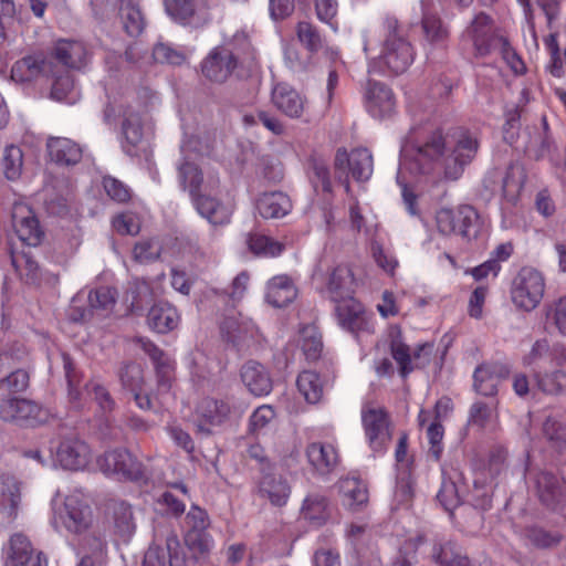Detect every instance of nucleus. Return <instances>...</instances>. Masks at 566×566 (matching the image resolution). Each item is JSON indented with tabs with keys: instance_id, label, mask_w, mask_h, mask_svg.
I'll list each match as a JSON object with an SVG mask.
<instances>
[{
	"instance_id": "4",
	"label": "nucleus",
	"mask_w": 566,
	"mask_h": 566,
	"mask_svg": "<svg viewBox=\"0 0 566 566\" xmlns=\"http://www.w3.org/2000/svg\"><path fill=\"white\" fill-rule=\"evenodd\" d=\"M505 36L497 32L494 20L486 13H478L463 32V42L471 44L475 57H484L497 50Z\"/></svg>"
},
{
	"instance_id": "41",
	"label": "nucleus",
	"mask_w": 566,
	"mask_h": 566,
	"mask_svg": "<svg viewBox=\"0 0 566 566\" xmlns=\"http://www.w3.org/2000/svg\"><path fill=\"white\" fill-rule=\"evenodd\" d=\"M542 436L548 447L562 453L566 449V424L554 416H548L542 426Z\"/></svg>"
},
{
	"instance_id": "33",
	"label": "nucleus",
	"mask_w": 566,
	"mask_h": 566,
	"mask_svg": "<svg viewBox=\"0 0 566 566\" xmlns=\"http://www.w3.org/2000/svg\"><path fill=\"white\" fill-rule=\"evenodd\" d=\"M296 289L287 275L272 277L266 286L265 298L274 307H284L296 297Z\"/></svg>"
},
{
	"instance_id": "47",
	"label": "nucleus",
	"mask_w": 566,
	"mask_h": 566,
	"mask_svg": "<svg viewBox=\"0 0 566 566\" xmlns=\"http://www.w3.org/2000/svg\"><path fill=\"white\" fill-rule=\"evenodd\" d=\"M524 536L531 545L539 549L556 547L562 541L560 533L546 531L538 526L525 528Z\"/></svg>"
},
{
	"instance_id": "37",
	"label": "nucleus",
	"mask_w": 566,
	"mask_h": 566,
	"mask_svg": "<svg viewBox=\"0 0 566 566\" xmlns=\"http://www.w3.org/2000/svg\"><path fill=\"white\" fill-rule=\"evenodd\" d=\"M118 15L123 30L129 36H138L145 29L146 21L144 14L135 2L132 0H122L118 7Z\"/></svg>"
},
{
	"instance_id": "60",
	"label": "nucleus",
	"mask_w": 566,
	"mask_h": 566,
	"mask_svg": "<svg viewBox=\"0 0 566 566\" xmlns=\"http://www.w3.org/2000/svg\"><path fill=\"white\" fill-rule=\"evenodd\" d=\"M536 384L541 391L549 395L559 394L563 389L560 380L566 378V373L557 370L554 373L536 374Z\"/></svg>"
},
{
	"instance_id": "52",
	"label": "nucleus",
	"mask_w": 566,
	"mask_h": 566,
	"mask_svg": "<svg viewBox=\"0 0 566 566\" xmlns=\"http://www.w3.org/2000/svg\"><path fill=\"white\" fill-rule=\"evenodd\" d=\"M390 352L392 358L399 365V371L403 378L407 377L412 370H415V366H412L410 349L406 344L401 342L399 332H397L390 340Z\"/></svg>"
},
{
	"instance_id": "14",
	"label": "nucleus",
	"mask_w": 566,
	"mask_h": 566,
	"mask_svg": "<svg viewBox=\"0 0 566 566\" xmlns=\"http://www.w3.org/2000/svg\"><path fill=\"white\" fill-rule=\"evenodd\" d=\"M139 342L142 348L150 357L155 366L157 378V392L155 399L158 400L160 405H164L165 398L169 395L171 388L174 373L172 363L169 357L150 340L140 339Z\"/></svg>"
},
{
	"instance_id": "44",
	"label": "nucleus",
	"mask_w": 566,
	"mask_h": 566,
	"mask_svg": "<svg viewBox=\"0 0 566 566\" xmlns=\"http://www.w3.org/2000/svg\"><path fill=\"white\" fill-rule=\"evenodd\" d=\"M115 533L127 541L135 532L132 507L125 502L115 503L112 507Z\"/></svg>"
},
{
	"instance_id": "3",
	"label": "nucleus",
	"mask_w": 566,
	"mask_h": 566,
	"mask_svg": "<svg viewBox=\"0 0 566 566\" xmlns=\"http://www.w3.org/2000/svg\"><path fill=\"white\" fill-rule=\"evenodd\" d=\"M545 287L542 272L532 266H523L512 281L511 300L518 310L532 312L541 304Z\"/></svg>"
},
{
	"instance_id": "38",
	"label": "nucleus",
	"mask_w": 566,
	"mask_h": 566,
	"mask_svg": "<svg viewBox=\"0 0 566 566\" xmlns=\"http://www.w3.org/2000/svg\"><path fill=\"white\" fill-rule=\"evenodd\" d=\"M11 263L21 280L27 284L35 285L40 283L42 271L30 251L11 252Z\"/></svg>"
},
{
	"instance_id": "42",
	"label": "nucleus",
	"mask_w": 566,
	"mask_h": 566,
	"mask_svg": "<svg viewBox=\"0 0 566 566\" xmlns=\"http://www.w3.org/2000/svg\"><path fill=\"white\" fill-rule=\"evenodd\" d=\"M302 514L314 525H322L329 516L328 503L325 496L310 494L303 502Z\"/></svg>"
},
{
	"instance_id": "27",
	"label": "nucleus",
	"mask_w": 566,
	"mask_h": 566,
	"mask_svg": "<svg viewBox=\"0 0 566 566\" xmlns=\"http://www.w3.org/2000/svg\"><path fill=\"white\" fill-rule=\"evenodd\" d=\"M182 160L178 165V176L184 189H188L190 197L200 191L203 180L202 172L197 164L198 154L188 153V145L181 146Z\"/></svg>"
},
{
	"instance_id": "28",
	"label": "nucleus",
	"mask_w": 566,
	"mask_h": 566,
	"mask_svg": "<svg viewBox=\"0 0 566 566\" xmlns=\"http://www.w3.org/2000/svg\"><path fill=\"white\" fill-rule=\"evenodd\" d=\"M52 72L51 63L42 55H28L18 60L11 69V78L18 83H27L42 74Z\"/></svg>"
},
{
	"instance_id": "22",
	"label": "nucleus",
	"mask_w": 566,
	"mask_h": 566,
	"mask_svg": "<svg viewBox=\"0 0 566 566\" xmlns=\"http://www.w3.org/2000/svg\"><path fill=\"white\" fill-rule=\"evenodd\" d=\"M197 211L213 226H223L230 222L232 208L218 199L198 191L191 196Z\"/></svg>"
},
{
	"instance_id": "59",
	"label": "nucleus",
	"mask_w": 566,
	"mask_h": 566,
	"mask_svg": "<svg viewBox=\"0 0 566 566\" xmlns=\"http://www.w3.org/2000/svg\"><path fill=\"white\" fill-rule=\"evenodd\" d=\"M119 380L123 387L132 392L142 390L143 370L137 364H126L119 370Z\"/></svg>"
},
{
	"instance_id": "7",
	"label": "nucleus",
	"mask_w": 566,
	"mask_h": 566,
	"mask_svg": "<svg viewBox=\"0 0 566 566\" xmlns=\"http://www.w3.org/2000/svg\"><path fill=\"white\" fill-rule=\"evenodd\" d=\"M52 524L57 530L65 527L72 533H82L88 528L92 522V511L78 494H71L59 505L52 500Z\"/></svg>"
},
{
	"instance_id": "35",
	"label": "nucleus",
	"mask_w": 566,
	"mask_h": 566,
	"mask_svg": "<svg viewBox=\"0 0 566 566\" xmlns=\"http://www.w3.org/2000/svg\"><path fill=\"white\" fill-rule=\"evenodd\" d=\"M256 209L265 219L281 218L291 211L292 203L285 193L274 191L263 193L256 201Z\"/></svg>"
},
{
	"instance_id": "43",
	"label": "nucleus",
	"mask_w": 566,
	"mask_h": 566,
	"mask_svg": "<svg viewBox=\"0 0 566 566\" xmlns=\"http://www.w3.org/2000/svg\"><path fill=\"white\" fill-rule=\"evenodd\" d=\"M301 395L310 403H317L323 396V382L319 375L313 370H304L296 380Z\"/></svg>"
},
{
	"instance_id": "11",
	"label": "nucleus",
	"mask_w": 566,
	"mask_h": 566,
	"mask_svg": "<svg viewBox=\"0 0 566 566\" xmlns=\"http://www.w3.org/2000/svg\"><path fill=\"white\" fill-rule=\"evenodd\" d=\"M427 557L438 566H479L455 541L444 536L430 541Z\"/></svg>"
},
{
	"instance_id": "51",
	"label": "nucleus",
	"mask_w": 566,
	"mask_h": 566,
	"mask_svg": "<svg viewBox=\"0 0 566 566\" xmlns=\"http://www.w3.org/2000/svg\"><path fill=\"white\" fill-rule=\"evenodd\" d=\"M248 244L254 254L261 256H277L284 250V245L281 242L258 233L250 235Z\"/></svg>"
},
{
	"instance_id": "31",
	"label": "nucleus",
	"mask_w": 566,
	"mask_h": 566,
	"mask_svg": "<svg viewBox=\"0 0 566 566\" xmlns=\"http://www.w3.org/2000/svg\"><path fill=\"white\" fill-rule=\"evenodd\" d=\"M334 303L338 323L343 328L356 332L363 327L364 307L354 296Z\"/></svg>"
},
{
	"instance_id": "16",
	"label": "nucleus",
	"mask_w": 566,
	"mask_h": 566,
	"mask_svg": "<svg viewBox=\"0 0 566 566\" xmlns=\"http://www.w3.org/2000/svg\"><path fill=\"white\" fill-rule=\"evenodd\" d=\"M11 217L12 227L22 242L32 247L40 244L43 231L29 206L15 202L12 207Z\"/></svg>"
},
{
	"instance_id": "45",
	"label": "nucleus",
	"mask_w": 566,
	"mask_h": 566,
	"mask_svg": "<svg viewBox=\"0 0 566 566\" xmlns=\"http://www.w3.org/2000/svg\"><path fill=\"white\" fill-rule=\"evenodd\" d=\"M1 168L8 180H18L21 177L23 169L22 149L15 145L7 146L2 153Z\"/></svg>"
},
{
	"instance_id": "26",
	"label": "nucleus",
	"mask_w": 566,
	"mask_h": 566,
	"mask_svg": "<svg viewBox=\"0 0 566 566\" xmlns=\"http://www.w3.org/2000/svg\"><path fill=\"white\" fill-rule=\"evenodd\" d=\"M356 281L348 265H338L329 274L326 291L333 302L354 296Z\"/></svg>"
},
{
	"instance_id": "63",
	"label": "nucleus",
	"mask_w": 566,
	"mask_h": 566,
	"mask_svg": "<svg viewBox=\"0 0 566 566\" xmlns=\"http://www.w3.org/2000/svg\"><path fill=\"white\" fill-rule=\"evenodd\" d=\"M103 187L107 196L114 201L124 203L130 199V189L124 182L114 177H104Z\"/></svg>"
},
{
	"instance_id": "10",
	"label": "nucleus",
	"mask_w": 566,
	"mask_h": 566,
	"mask_svg": "<svg viewBox=\"0 0 566 566\" xmlns=\"http://www.w3.org/2000/svg\"><path fill=\"white\" fill-rule=\"evenodd\" d=\"M102 472L107 475L138 481L144 478V467L127 449H114L106 451L97 460Z\"/></svg>"
},
{
	"instance_id": "19",
	"label": "nucleus",
	"mask_w": 566,
	"mask_h": 566,
	"mask_svg": "<svg viewBox=\"0 0 566 566\" xmlns=\"http://www.w3.org/2000/svg\"><path fill=\"white\" fill-rule=\"evenodd\" d=\"M6 566H48V559L41 552L33 555L28 537L17 533L9 541Z\"/></svg>"
},
{
	"instance_id": "48",
	"label": "nucleus",
	"mask_w": 566,
	"mask_h": 566,
	"mask_svg": "<svg viewBox=\"0 0 566 566\" xmlns=\"http://www.w3.org/2000/svg\"><path fill=\"white\" fill-rule=\"evenodd\" d=\"M296 35L298 41L312 54L317 53L324 46V38L321 35L317 28L307 21L297 23Z\"/></svg>"
},
{
	"instance_id": "34",
	"label": "nucleus",
	"mask_w": 566,
	"mask_h": 566,
	"mask_svg": "<svg viewBox=\"0 0 566 566\" xmlns=\"http://www.w3.org/2000/svg\"><path fill=\"white\" fill-rule=\"evenodd\" d=\"M343 503L352 511H359L368 503L367 485L358 478L347 476L339 482Z\"/></svg>"
},
{
	"instance_id": "30",
	"label": "nucleus",
	"mask_w": 566,
	"mask_h": 566,
	"mask_svg": "<svg viewBox=\"0 0 566 566\" xmlns=\"http://www.w3.org/2000/svg\"><path fill=\"white\" fill-rule=\"evenodd\" d=\"M54 57L67 69L80 70L86 63L85 45L75 40H59L53 50Z\"/></svg>"
},
{
	"instance_id": "20",
	"label": "nucleus",
	"mask_w": 566,
	"mask_h": 566,
	"mask_svg": "<svg viewBox=\"0 0 566 566\" xmlns=\"http://www.w3.org/2000/svg\"><path fill=\"white\" fill-rule=\"evenodd\" d=\"M291 489L287 481L273 470L262 468V474L256 482V494L268 499L272 505L283 506L290 497Z\"/></svg>"
},
{
	"instance_id": "36",
	"label": "nucleus",
	"mask_w": 566,
	"mask_h": 566,
	"mask_svg": "<svg viewBox=\"0 0 566 566\" xmlns=\"http://www.w3.org/2000/svg\"><path fill=\"white\" fill-rule=\"evenodd\" d=\"M20 501V482L12 474L0 473V510L15 515Z\"/></svg>"
},
{
	"instance_id": "57",
	"label": "nucleus",
	"mask_w": 566,
	"mask_h": 566,
	"mask_svg": "<svg viewBox=\"0 0 566 566\" xmlns=\"http://www.w3.org/2000/svg\"><path fill=\"white\" fill-rule=\"evenodd\" d=\"M423 543V537L407 542L401 546L387 566H415L417 563L416 551Z\"/></svg>"
},
{
	"instance_id": "55",
	"label": "nucleus",
	"mask_w": 566,
	"mask_h": 566,
	"mask_svg": "<svg viewBox=\"0 0 566 566\" xmlns=\"http://www.w3.org/2000/svg\"><path fill=\"white\" fill-rule=\"evenodd\" d=\"M151 297V289L147 281L136 279L128 284L126 301L133 308H140Z\"/></svg>"
},
{
	"instance_id": "21",
	"label": "nucleus",
	"mask_w": 566,
	"mask_h": 566,
	"mask_svg": "<svg viewBox=\"0 0 566 566\" xmlns=\"http://www.w3.org/2000/svg\"><path fill=\"white\" fill-rule=\"evenodd\" d=\"M509 374L510 369L506 365L500 363L482 364L474 371L473 387L480 395L493 396L497 391L500 380L506 378Z\"/></svg>"
},
{
	"instance_id": "64",
	"label": "nucleus",
	"mask_w": 566,
	"mask_h": 566,
	"mask_svg": "<svg viewBox=\"0 0 566 566\" xmlns=\"http://www.w3.org/2000/svg\"><path fill=\"white\" fill-rule=\"evenodd\" d=\"M185 542L190 551L203 555L213 547V539L207 531L203 532H187Z\"/></svg>"
},
{
	"instance_id": "62",
	"label": "nucleus",
	"mask_w": 566,
	"mask_h": 566,
	"mask_svg": "<svg viewBox=\"0 0 566 566\" xmlns=\"http://www.w3.org/2000/svg\"><path fill=\"white\" fill-rule=\"evenodd\" d=\"M546 319L554 323L560 334L566 335V296H562L547 306Z\"/></svg>"
},
{
	"instance_id": "8",
	"label": "nucleus",
	"mask_w": 566,
	"mask_h": 566,
	"mask_svg": "<svg viewBox=\"0 0 566 566\" xmlns=\"http://www.w3.org/2000/svg\"><path fill=\"white\" fill-rule=\"evenodd\" d=\"M361 422L371 450L382 453L391 441V423L386 409L366 403L361 409Z\"/></svg>"
},
{
	"instance_id": "6",
	"label": "nucleus",
	"mask_w": 566,
	"mask_h": 566,
	"mask_svg": "<svg viewBox=\"0 0 566 566\" xmlns=\"http://www.w3.org/2000/svg\"><path fill=\"white\" fill-rule=\"evenodd\" d=\"M49 413L35 401L18 396L0 397V419L21 427H36L46 422Z\"/></svg>"
},
{
	"instance_id": "15",
	"label": "nucleus",
	"mask_w": 566,
	"mask_h": 566,
	"mask_svg": "<svg viewBox=\"0 0 566 566\" xmlns=\"http://www.w3.org/2000/svg\"><path fill=\"white\" fill-rule=\"evenodd\" d=\"M364 96L366 109L373 117L382 119L395 112V94L385 83L368 80Z\"/></svg>"
},
{
	"instance_id": "5",
	"label": "nucleus",
	"mask_w": 566,
	"mask_h": 566,
	"mask_svg": "<svg viewBox=\"0 0 566 566\" xmlns=\"http://www.w3.org/2000/svg\"><path fill=\"white\" fill-rule=\"evenodd\" d=\"M334 168L338 180L344 185L346 192H349L347 171L356 181L368 180L374 170L373 156L367 148H356L350 153H347L345 148H339L335 155Z\"/></svg>"
},
{
	"instance_id": "13",
	"label": "nucleus",
	"mask_w": 566,
	"mask_h": 566,
	"mask_svg": "<svg viewBox=\"0 0 566 566\" xmlns=\"http://www.w3.org/2000/svg\"><path fill=\"white\" fill-rule=\"evenodd\" d=\"M238 66V54L230 48L217 46L201 63L202 74L216 83H224Z\"/></svg>"
},
{
	"instance_id": "53",
	"label": "nucleus",
	"mask_w": 566,
	"mask_h": 566,
	"mask_svg": "<svg viewBox=\"0 0 566 566\" xmlns=\"http://www.w3.org/2000/svg\"><path fill=\"white\" fill-rule=\"evenodd\" d=\"M310 180L316 192L323 193L332 192V181L327 165L319 159L312 160Z\"/></svg>"
},
{
	"instance_id": "40",
	"label": "nucleus",
	"mask_w": 566,
	"mask_h": 566,
	"mask_svg": "<svg viewBox=\"0 0 566 566\" xmlns=\"http://www.w3.org/2000/svg\"><path fill=\"white\" fill-rule=\"evenodd\" d=\"M53 83L50 96L57 102H66L73 104L78 98V92L75 87L74 80L69 71H63L60 74L51 72Z\"/></svg>"
},
{
	"instance_id": "2",
	"label": "nucleus",
	"mask_w": 566,
	"mask_h": 566,
	"mask_svg": "<svg viewBox=\"0 0 566 566\" xmlns=\"http://www.w3.org/2000/svg\"><path fill=\"white\" fill-rule=\"evenodd\" d=\"M384 43L379 63L394 75L408 70L415 60V49L396 15L387 13L382 20Z\"/></svg>"
},
{
	"instance_id": "58",
	"label": "nucleus",
	"mask_w": 566,
	"mask_h": 566,
	"mask_svg": "<svg viewBox=\"0 0 566 566\" xmlns=\"http://www.w3.org/2000/svg\"><path fill=\"white\" fill-rule=\"evenodd\" d=\"M443 436L444 429L440 422L433 421L429 424L427 429V438L429 442L428 455L434 461H440L441 459L443 452Z\"/></svg>"
},
{
	"instance_id": "9",
	"label": "nucleus",
	"mask_w": 566,
	"mask_h": 566,
	"mask_svg": "<svg viewBox=\"0 0 566 566\" xmlns=\"http://www.w3.org/2000/svg\"><path fill=\"white\" fill-rule=\"evenodd\" d=\"M532 488L538 501L552 511L566 507V481L546 470L530 473Z\"/></svg>"
},
{
	"instance_id": "18",
	"label": "nucleus",
	"mask_w": 566,
	"mask_h": 566,
	"mask_svg": "<svg viewBox=\"0 0 566 566\" xmlns=\"http://www.w3.org/2000/svg\"><path fill=\"white\" fill-rule=\"evenodd\" d=\"M223 339L238 349L249 346L258 336L259 329L254 323L242 316H228L220 326Z\"/></svg>"
},
{
	"instance_id": "17",
	"label": "nucleus",
	"mask_w": 566,
	"mask_h": 566,
	"mask_svg": "<svg viewBox=\"0 0 566 566\" xmlns=\"http://www.w3.org/2000/svg\"><path fill=\"white\" fill-rule=\"evenodd\" d=\"M90 461L88 446L75 438H66L62 440L55 452L54 465L57 464L65 470H81L86 467Z\"/></svg>"
},
{
	"instance_id": "54",
	"label": "nucleus",
	"mask_w": 566,
	"mask_h": 566,
	"mask_svg": "<svg viewBox=\"0 0 566 566\" xmlns=\"http://www.w3.org/2000/svg\"><path fill=\"white\" fill-rule=\"evenodd\" d=\"M161 250V245L157 240L146 239L135 243L133 255L139 263H150L159 259Z\"/></svg>"
},
{
	"instance_id": "46",
	"label": "nucleus",
	"mask_w": 566,
	"mask_h": 566,
	"mask_svg": "<svg viewBox=\"0 0 566 566\" xmlns=\"http://www.w3.org/2000/svg\"><path fill=\"white\" fill-rule=\"evenodd\" d=\"M479 229V214L471 206H460L455 210V233L464 238L474 237Z\"/></svg>"
},
{
	"instance_id": "56",
	"label": "nucleus",
	"mask_w": 566,
	"mask_h": 566,
	"mask_svg": "<svg viewBox=\"0 0 566 566\" xmlns=\"http://www.w3.org/2000/svg\"><path fill=\"white\" fill-rule=\"evenodd\" d=\"M525 178V171L521 165H510L502 182L503 192L505 195H515L520 192L524 186Z\"/></svg>"
},
{
	"instance_id": "39",
	"label": "nucleus",
	"mask_w": 566,
	"mask_h": 566,
	"mask_svg": "<svg viewBox=\"0 0 566 566\" xmlns=\"http://www.w3.org/2000/svg\"><path fill=\"white\" fill-rule=\"evenodd\" d=\"M122 129L126 140L124 150L128 155H134V148L143 140V125L140 114L130 108H127L124 113Z\"/></svg>"
},
{
	"instance_id": "23",
	"label": "nucleus",
	"mask_w": 566,
	"mask_h": 566,
	"mask_svg": "<svg viewBox=\"0 0 566 566\" xmlns=\"http://www.w3.org/2000/svg\"><path fill=\"white\" fill-rule=\"evenodd\" d=\"M241 379L249 391L258 397L269 395L273 387L269 371L255 360H249L241 367Z\"/></svg>"
},
{
	"instance_id": "61",
	"label": "nucleus",
	"mask_w": 566,
	"mask_h": 566,
	"mask_svg": "<svg viewBox=\"0 0 566 566\" xmlns=\"http://www.w3.org/2000/svg\"><path fill=\"white\" fill-rule=\"evenodd\" d=\"M459 488L460 485L454 484V482L450 480H442L437 499L447 511H450L460 504L461 500Z\"/></svg>"
},
{
	"instance_id": "12",
	"label": "nucleus",
	"mask_w": 566,
	"mask_h": 566,
	"mask_svg": "<svg viewBox=\"0 0 566 566\" xmlns=\"http://www.w3.org/2000/svg\"><path fill=\"white\" fill-rule=\"evenodd\" d=\"M274 106L285 116L310 122L307 98L286 83H279L272 90Z\"/></svg>"
},
{
	"instance_id": "1",
	"label": "nucleus",
	"mask_w": 566,
	"mask_h": 566,
	"mask_svg": "<svg viewBox=\"0 0 566 566\" xmlns=\"http://www.w3.org/2000/svg\"><path fill=\"white\" fill-rule=\"evenodd\" d=\"M479 142L469 133H462L452 148L447 149L440 130L433 132L419 145L407 144L401 149L400 168L411 174H443L446 179L457 180L475 157Z\"/></svg>"
},
{
	"instance_id": "49",
	"label": "nucleus",
	"mask_w": 566,
	"mask_h": 566,
	"mask_svg": "<svg viewBox=\"0 0 566 566\" xmlns=\"http://www.w3.org/2000/svg\"><path fill=\"white\" fill-rule=\"evenodd\" d=\"M30 385V375L25 369L19 368L0 379V390L3 396H15L24 392Z\"/></svg>"
},
{
	"instance_id": "29",
	"label": "nucleus",
	"mask_w": 566,
	"mask_h": 566,
	"mask_svg": "<svg viewBox=\"0 0 566 566\" xmlns=\"http://www.w3.org/2000/svg\"><path fill=\"white\" fill-rule=\"evenodd\" d=\"M179 319L176 307L168 302L154 304L147 315L148 326L160 334L175 329L179 324Z\"/></svg>"
},
{
	"instance_id": "25",
	"label": "nucleus",
	"mask_w": 566,
	"mask_h": 566,
	"mask_svg": "<svg viewBox=\"0 0 566 566\" xmlns=\"http://www.w3.org/2000/svg\"><path fill=\"white\" fill-rule=\"evenodd\" d=\"M46 148L51 160L60 166H74L83 156L81 146L65 137H50Z\"/></svg>"
},
{
	"instance_id": "24",
	"label": "nucleus",
	"mask_w": 566,
	"mask_h": 566,
	"mask_svg": "<svg viewBox=\"0 0 566 566\" xmlns=\"http://www.w3.org/2000/svg\"><path fill=\"white\" fill-rule=\"evenodd\" d=\"M305 453L310 465L319 475L331 473L338 463L337 451L329 443L312 442Z\"/></svg>"
},
{
	"instance_id": "50",
	"label": "nucleus",
	"mask_w": 566,
	"mask_h": 566,
	"mask_svg": "<svg viewBox=\"0 0 566 566\" xmlns=\"http://www.w3.org/2000/svg\"><path fill=\"white\" fill-rule=\"evenodd\" d=\"M421 25L424 38L430 43L442 44L449 36L448 28L438 15L424 14Z\"/></svg>"
},
{
	"instance_id": "32",
	"label": "nucleus",
	"mask_w": 566,
	"mask_h": 566,
	"mask_svg": "<svg viewBox=\"0 0 566 566\" xmlns=\"http://www.w3.org/2000/svg\"><path fill=\"white\" fill-rule=\"evenodd\" d=\"M198 413L201 418V421L198 423V431L210 434L211 430L206 428V424H221L228 418L230 407L224 401L207 398L199 405Z\"/></svg>"
}]
</instances>
